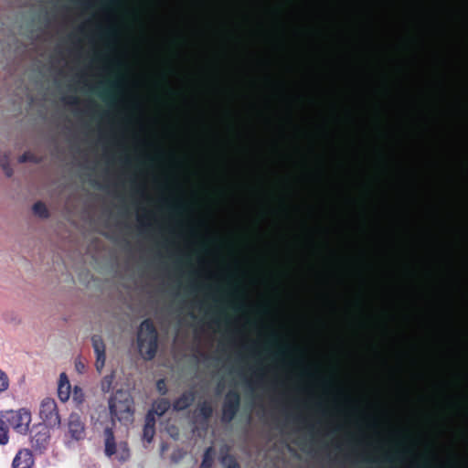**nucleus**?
<instances>
[{"label": "nucleus", "instance_id": "obj_1", "mask_svg": "<svg viewBox=\"0 0 468 468\" xmlns=\"http://www.w3.org/2000/svg\"><path fill=\"white\" fill-rule=\"evenodd\" d=\"M299 383L309 388H322L324 390H337L342 392L346 389V386L338 380L335 375L330 378H318L316 372L305 368L298 378Z\"/></svg>", "mask_w": 468, "mask_h": 468}, {"label": "nucleus", "instance_id": "obj_2", "mask_svg": "<svg viewBox=\"0 0 468 468\" xmlns=\"http://www.w3.org/2000/svg\"><path fill=\"white\" fill-rule=\"evenodd\" d=\"M138 348L145 359H152L157 349V332L150 320H144L137 335Z\"/></svg>", "mask_w": 468, "mask_h": 468}, {"label": "nucleus", "instance_id": "obj_3", "mask_svg": "<svg viewBox=\"0 0 468 468\" xmlns=\"http://www.w3.org/2000/svg\"><path fill=\"white\" fill-rule=\"evenodd\" d=\"M287 428L292 430L294 437L292 441L298 445L306 444L308 441L312 442L316 435L315 425L304 419L287 420L282 431H284Z\"/></svg>", "mask_w": 468, "mask_h": 468}, {"label": "nucleus", "instance_id": "obj_4", "mask_svg": "<svg viewBox=\"0 0 468 468\" xmlns=\"http://www.w3.org/2000/svg\"><path fill=\"white\" fill-rule=\"evenodd\" d=\"M105 437V454L108 457L115 455L116 459L123 463L130 458V451L128 445L124 441H121L118 444L115 442L113 431L111 428L104 430Z\"/></svg>", "mask_w": 468, "mask_h": 468}, {"label": "nucleus", "instance_id": "obj_5", "mask_svg": "<svg viewBox=\"0 0 468 468\" xmlns=\"http://www.w3.org/2000/svg\"><path fill=\"white\" fill-rule=\"evenodd\" d=\"M69 432L74 440L84 438V423L78 412L72 411L69 418Z\"/></svg>", "mask_w": 468, "mask_h": 468}, {"label": "nucleus", "instance_id": "obj_6", "mask_svg": "<svg viewBox=\"0 0 468 468\" xmlns=\"http://www.w3.org/2000/svg\"><path fill=\"white\" fill-rule=\"evenodd\" d=\"M132 398L126 391H117L109 401V410H131Z\"/></svg>", "mask_w": 468, "mask_h": 468}, {"label": "nucleus", "instance_id": "obj_7", "mask_svg": "<svg viewBox=\"0 0 468 468\" xmlns=\"http://www.w3.org/2000/svg\"><path fill=\"white\" fill-rule=\"evenodd\" d=\"M166 411H147L145 423L143 430V439L150 443L155 433V416L162 417Z\"/></svg>", "mask_w": 468, "mask_h": 468}, {"label": "nucleus", "instance_id": "obj_8", "mask_svg": "<svg viewBox=\"0 0 468 468\" xmlns=\"http://www.w3.org/2000/svg\"><path fill=\"white\" fill-rule=\"evenodd\" d=\"M92 346L96 355L95 367L101 372L105 365V346L101 336L93 335L91 338Z\"/></svg>", "mask_w": 468, "mask_h": 468}, {"label": "nucleus", "instance_id": "obj_9", "mask_svg": "<svg viewBox=\"0 0 468 468\" xmlns=\"http://www.w3.org/2000/svg\"><path fill=\"white\" fill-rule=\"evenodd\" d=\"M16 415L12 416L14 420V429L19 433H27L31 422V411H14Z\"/></svg>", "mask_w": 468, "mask_h": 468}, {"label": "nucleus", "instance_id": "obj_10", "mask_svg": "<svg viewBox=\"0 0 468 468\" xmlns=\"http://www.w3.org/2000/svg\"><path fill=\"white\" fill-rule=\"evenodd\" d=\"M71 395V385L66 373L62 372L59 375L58 381V397L60 401L66 402L69 399Z\"/></svg>", "mask_w": 468, "mask_h": 468}, {"label": "nucleus", "instance_id": "obj_11", "mask_svg": "<svg viewBox=\"0 0 468 468\" xmlns=\"http://www.w3.org/2000/svg\"><path fill=\"white\" fill-rule=\"evenodd\" d=\"M34 463L33 455L29 450L19 451L13 460V468H31Z\"/></svg>", "mask_w": 468, "mask_h": 468}, {"label": "nucleus", "instance_id": "obj_12", "mask_svg": "<svg viewBox=\"0 0 468 468\" xmlns=\"http://www.w3.org/2000/svg\"><path fill=\"white\" fill-rule=\"evenodd\" d=\"M43 419L46 427H56L60 425L59 411H37Z\"/></svg>", "mask_w": 468, "mask_h": 468}, {"label": "nucleus", "instance_id": "obj_13", "mask_svg": "<svg viewBox=\"0 0 468 468\" xmlns=\"http://www.w3.org/2000/svg\"><path fill=\"white\" fill-rule=\"evenodd\" d=\"M195 399L192 392L184 393L174 404L173 410H186Z\"/></svg>", "mask_w": 468, "mask_h": 468}, {"label": "nucleus", "instance_id": "obj_14", "mask_svg": "<svg viewBox=\"0 0 468 468\" xmlns=\"http://www.w3.org/2000/svg\"><path fill=\"white\" fill-rule=\"evenodd\" d=\"M221 463L224 468H240L236 459L230 454H225L221 458Z\"/></svg>", "mask_w": 468, "mask_h": 468}, {"label": "nucleus", "instance_id": "obj_15", "mask_svg": "<svg viewBox=\"0 0 468 468\" xmlns=\"http://www.w3.org/2000/svg\"><path fill=\"white\" fill-rule=\"evenodd\" d=\"M8 426L0 419V444L5 445L8 442Z\"/></svg>", "mask_w": 468, "mask_h": 468}, {"label": "nucleus", "instance_id": "obj_16", "mask_svg": "<svg viewBox=\"0 0 468 468\" xmlns=\"http://www.w3.org/2000/svg\"><path fill=\"white\" fill-rule=\"evenodd\" d=\"M72 399L77 405H80L85 399L84 392L79 386H75L73 388Z\"/></svg>", "mask_w": 468, "mask_h": 468}, {"label": "nucleus", "instance_id": "obj_17", "mask_svg": "<svg viewBox=\"0 0 468 468\" xmlns=\"http://www.w3.org/2000/svg\"><path fill=\"white\" fill-rule=\"evenodd\" d=\"M10 386V381L7 374L0 369V393L5 392L8 390Z\"/></svg>", "mask_w": 468, "mask_h": 468}, {"label": "nucleus", "instance_id": "obj_18", "mask_svg": "<svg viewBox=\"0 0 468 468\" xmlns=\"http://www.w3.org/2000/svg\"><path fill=\"white\" fill-rule=\"evenodd\" d=\"M113 380H114L113 374L105 376L102 378L101 383V390L103 392H109L111 390V388H112V385Z\"/></svg>", "mask_w": 468, "mask_h": 468}, {"label": "nucleus", "instance_id": "obj_19", "mask_svg": "<svg viewBox=\"0 0 468 468\" xmlns=\"http://www.w3.org/2000/svg\"><path fill=\"white\" fill-rule=\"evenodd\" d=\"M33 211L36 215L41 217V218H47L48 217V209L44 203L37 202L33 207Z\"/></svg>", "mask_w": 468, "mask_h": 468}, {"label": "nucleus", "instance_id": "obj_20", "mask_svg": "<svg viewBox=\"0 0 468 468\" xmlns=\"http://www.w3.org/2000/svg\"><path fill=\"white\" fill-rule=\"evenodd\" d=\"M41 410H56L57 403L53 398L47 397L41 401Z\"/></svg>", "mask_w": 468, "mask_h": 468}, {"label": "nucleus", "instance_id": "obj_21", "mask_svg": "<svg viewBox=\"0 0 468 468\" xmlns=\"http://www.w3.org/2000/svg\"><path fill=\"white\" fill-rule=\"evenodd\" d=\"M210 451H211V448H208L205 452L204 456H203V460H202V463H201L199 468H211V466H212V459H211V457L209 455Z\"/></svg>", "mask_w": 468, "mask_h": 468}, {"label": "nucleus", "instance_id": "obj_22", "mask_svg": "<svg viewBox=\"0 0 468 468\" xmlns=\"http://www.w3.org/2000/svg\"><path fill=\"white\" fill-rule=\"evenodd\" d=\"M0 165H1V166L3 167V169H4L5 173V175H6L7 176H12V169L10 168V166H9V165H8L7 159H6V158H5L4 160H2V161L0 162Z\"/></svg>", "mask_w": 468, "mask_h": 468}, {"label": "nucleus", "instance_id": "obj_23", "mask_svg": "<svg viewBox=\"0 0 468 468\" xmlns=\"http://www.w3.org/2000/svg\"><path fill=\"white\" fill-rule=\"evenodd\" d=\"M222 419L223 420L230 421L236 415L237 411H222Z\"/></svg>", "mask_w": 468, "mask_h": 468}, {"label": "nucleus", "instance_id": "obj_24", "mask_svg": "<svg viewBox=\"0 0 468 468\" xmlns=\"http://www.w3.org/2000/svg\"><path fill=\"white\" fill-rule=\"evenodd\" d=\"M75 367L76 370L80 374L83 373L85 370V365L81 361H76Z\"/></svg>", "mask_w": 468, "mask_h": 468}, {"label": "nucleus", "instance_id": "obj_25", "mask_svg": "<svg viewBox=\"0 0 468 468\" xmlns=\"http://www.w3.org/2000/svg\"><path fill=\"white\" fill-rule=\"evenodd\" d=\"M110 413H111V418L114 419V418H119V414L118 413H130V416L132 417L133 411H117V410H114V411H110Z\"/></svg>", "mask_w": 468, "mask_h": 468}, {"label": "nucleus", "instance_id": "obj_26", "mask_svg": "<svg viewBox=\"0 0 468 468\" xmlns=\"http://www.w3.org/2000/svg\"><path fill=\"white\" fill-rule=\"evenodd\" d=\"M32 160V156L30 154H22L20 157H19V162L20 163H24V162H27V161H31Z\"/></svg>", "mask_w": 468, "mask_h": 468}, {"label": "nucleus", "instance_id": "obj_27", "mask_svg": "<svg viewBox=\"0 0 468 468\" xmlns=\"http://www.w3.org/2000/svg\"><path fill=\"white\" fill-rule=\"evenodd\" d=\"M48 436L46 434H41L39 436V438H37V436L34 438V440L36 441V442L37 443L39 441H41L42 442L46 443L47 441H48Z\"/></svg>", "mask_w": 468, "mask_h": 468}, {"label": "nucleus", "instance_id": "obj_28", "mask_svg": "<svg viewBox=\"0 0 468 468\" xmlns=\"http://www.w3.org/2000/svg\"><path fill=\"white\" fill-rule=\"evenodd\" d=\"M157 410H169V403L166 402V401H162L159 405H158V409Z\"/></svg>", "mask_w": 468, "mask_h": 468}, {"label": "nucleus", "instance_id": "obj_29", "mask_svg": "<svg viewBox=\"0 0 468 468\" xmlns=\"http://www.w3.org/2000/svg\"><path fill=\"white\" fill-rule=\"evenodd\" d=\"M165 381H164L163 379H161V380H159V381L157 382V388H158L160 391H162V390H163V388H165Z\"/></svg>", "mask_w": 468, "mask_h": 468}, {"label": "nucleus", "instance_id": "obj_30", "mask_svg": "<svg viewBox=\"0 0 468 468\" xmlns=\"http://www.w3.org/2000/svg\"><path fill=\"white\" fill-rule=\"evenodd\" d=\"M204 417V419L207 420L210 416H211V413L213 411H207V410H205V411H200Z\"/></svg>", "mask_w": 468, "mask_h": 468}, {"label": "nucleus", "instance_id": "obj_31", "mask_svg": "<svg viewBox=\"0 0 468 468\" xmlns=\"http://www.w3.org/2000/svg\"><path fill=\"white\" fill-rule=\"evenodd\" d=\"M122 83H123L122 80H119L115 81L114 84H115V86L120 87V86H122Z\"/></svg>", "mask_w": 468, "mask_h": 468}, {"label": "nucleus", "instance_id": "obj_32", "mask_svg": "<svg viewBox=\"0 0 468 468\" xmlns=\"http://www.w3.org/2000/svg\"><path fill=\"white\" fill-rule=\"evenodd\" d=\"M214 273L212 271H209V276L212 277Z\"/></svg>", "mask_w": 468, "mask_h": 468}]
</instances>
